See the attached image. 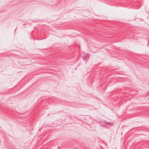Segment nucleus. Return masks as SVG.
Returning a JSON list of instances; mask_svg holds the SVG:
<instances>
[{"mask_svg": "<svg viewBox=\"0 0 149 149\" xmlns=\"http://www.w3.org/2000/svg\"><path fill=\"white\" fill-rule=\"evenodd\" d=\"M91 51H92V52H93L94 53H95V51H92V50H91Z\"/></svg>", "mask_w": 149, "mask_h": 149, "instance_id": "nucleus-3", "label": "nucleus"}, {"mask_svg": "<svg viewBox=\"0 0 149 149\" xmlns=\"http://www.w3.org/2000/svg\"><path fill=\"white\" fill-rule=\"evenodd\" d=\"M101 123H105L106 125H113V123L110 122H106L105 120H101Z\"/></svg>", "mask_w": 149, "mask_h": 149, "instance_id": "nucleus-1", "label": "nucleus"}, {"mask_svg": "<svg viewBox=\"0 0 149 149\" xmlns=\"http://www.w3.org/2000/svg\"><path fill=\"white\" fill-rule=\"evenodd\" d=\"M89 56H90V55L89 54H86L85 56L84 60H85L86 61L88 60V58H89Z\"/></svg>", "mask_w": 149, "mask_h": 149, "instance_id": "nucleus-2", "label": "nucleus"}]
</instances>
